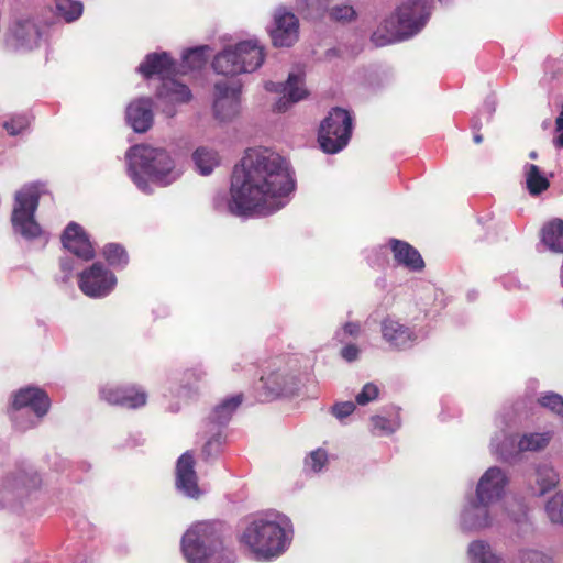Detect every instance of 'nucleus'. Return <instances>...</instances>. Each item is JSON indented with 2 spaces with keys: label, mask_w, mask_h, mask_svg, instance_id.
Returning <instances> with one entry per match:
<instances>
[{
  "label": "nucleus",
  "mask_w": 563,
  "mask_h": 563,
  "mask_svg": "<svg viewBox=\"0 0 563 563\" xmlns=\"http://www.w3.org/2000/svg\"><path fill=\"white\" fill-rule=\"evenodd\" d=\"M192 159L202 175L210 174L220 163L218 153L206 147L197 148L192 154Z\"/></svg>",
  "instance_id": "a878e982"
},
{
  "label": "nucleus",
  "mask_w": 563,
  "mask_h": 563,
  "mask_svg": "<svg viewBox=\"0 0 563 563\" xmlns=\"http://www.w3.org/2000/svg\"><path fill=\"white\" fill-rule=\"evenodd\" d=\"M420 11L421 4L418 1L401 4L395 14L384 21L386 34H379L377 31L372 35V41L375 45L383 46L412 36L422 26Z\"/></svg>",
  "instance_id": "423d86ee"
},
{
  "label": "nucleus",
  "mask_w": 563,
  "mask_h": 563,
  "mask_svg": "<svg viewBox=\"0 0 563 563\" xmlns=\"http://www.w3.org/2000/svg\"><path fill=\"white\" fill-rule=\"evenodd\" d=\"M12 407L15 410L30 408L41 419L47 415L51 408V399L44 389L30 386L15 393Z\"/></svg>",
  "instance_id": "dca6fc26"
},
{
  "label": "nucleus",
  "mask_w": 563,
  "mask_h": 563,
  "mask_svg": "<svg viewBox=\"0 0 563 563\" xmlns=\"http://www.w3.org/2000/svg\"><path fill=\"white\" fill-rule=\"evenodd\" d=\"M264 395L267 399L292 394L297 386V376L285 358H276L269 363L261 376Z\"/></svg>",
  "instance_id": "6e6552de"
},
{
  "label": "nucleus",
  "mask_w": 563,
  "mask_h": 563,
  "mask_svg": "<svg viewBox=\"0 0 563 563\" xmlns=\"http://www.w3.org/2000/svg\"><path fill=\"white\" fill-rule=\"evenodd\" d=\"M473 141L476 144H481L483 142V135L481 133H478V132L474 133Z\"/></svg>",
  "instance_id": "09e8293b"
},
{
  "label": "nucleus",
  "mask_w": 563,
  "mask_h": 563,
  "mask_svg": "<svg viewBox=\"0 0 563 563\" xmlns=\"http://www.w3.org/2000/svg\"><path fill=\"white\" fill-rule=\"evenodd\" d=\"M343 330L350 336H357L361 332V325L357 322H346Z\"/></svg>",
  "instance_id": "a18cd8bd"
},
{
  "label": "nucleus",
  "mask_w": 563,
  "mask_h": 563,
  "mask_svg": "<svg viewBox=\"0 0 563 563\" xmlns=\"http://www.w3.org/2000/svg\"><path fill=\"white\" fill-rule=\"evenodd\" d=\"M507 477L499 467L488 468L481 477L476 487V507H487L499 500L504 495Z\"/></svg>",
  "instance_id": "9d476101"
},
{
  "label": "nucleus",
  "mask_w": 563,
  "mask_h": 563,
  "mask_svg": "<svg viewBox=\"0 0 563 563\" xmlns=\"http://www.w3.org/2000/svg\"><path fill=\"white\" fill-rule=\"evenodd\" d=\"M222 442L221 437L218 434L217 437H213L209 441L206 442V444L202 448V456L205 460H209L212 456L217 455L220 452Z\"/></svg>",
  "instance_id": "79ce46f5"
},
{
  "label": "nucleus",
  "mask_w": 563,
  "mask_h": 563,
  "mask_svg": "<svg viewBox=\"0 0 563 563\" xmlns=\"http://www.w3.org/2000/svg\"><path fill=\"white\" fill-rule=\"evenodd\" d=\"M137 70L146 79L157 76L163 82L177 74V63L166 52L151 53L145 56Z\"/></svg>",
  "instance_id": "f3484780"
},
{
  "label": "nucleus",
  "mask_w": 563,
  "mask_h": 563,
  "mask_svg": "<svg viewBox=\"0 0 563 563\" xmlns=\"http://www.w3.org/2000/svg\"><path fill=\"white\" fill-rule=\"evenodd\" d=\"M59 266H60V269L65 273V277L68 278L74 268L73 260L60 258Z\"/></svg>",
  "instance_id": "de8ad7c7"
},
{
  "label": "nucleus",
  "mask_w": 563,
  "mask_h": 563,
  "mask_svg": "<svg viewBox=\"0 0 563 563\" xmlns=\"http://www.w3.org/2000/svg\"><path fill=\"white\" fill-rule=\"evenodd\" d=\"M115 285V275L100 262L93 263L78 275L79 289L90 298L108 296Z\"/></svg>",
  "instance_id": "1a4fd4ad"
},
{
  "label": "nucleus",
  "mask_w": 563,
  "mask_h": 563,
  "mask_svg": "<svg viewBox=\"0 0 563 563\" xmlns=\"http://www.w3.org/2000/svg\"><path fill=\"white\" fill-rule=\"evenodd\" d=\"M129 175L140 188L147 186L144 176L162 185H169L178 174L170 155L164 148L141 144L128 153Z\"/></svg>",
  "instance_id": "f03ea898"
},
{
  "label": "nucleus",
  "mask_w": 563,
  "mask_h": 563,
  "mask_svg": "<svg viewBox=\"0 0 563 563\" xmlns=\"http://www.w3.org/2000/svg\"><path fill=\"white\" fill-rule=\"evenodd\" d=\"M264 58V49L256 41H243L219 53L212 62V67L217 74L235 76L255 71L262 66Z\"/></svg>",
  "instance_id": "20e7f679"
},
{
  "label": "nucleus",
  "mask_w": 563,
  "mask_h": 563,
  "mask_svg": "<svg viewBox=\"0 0 563 563\" xmlns=\"http://www.w3.org/2000/svg\"><path fill=\"white\" fill-rule=\"evenodd\" d=\"M126 118L135 132H146L153 124L152 101L140 99L130 103Z\"/></svg>",
  "instance_id": "aec40b11"
},
{
  "label": "nucleus",
  "mask_w": 563,
  "mask_h": 563,
  "mask_svg": "<svg viewBox=\"0 0 563 563\" xmlns=\"http://www.w3.org/2000/svg\"><path fill=\"white\" fill-rule=\"evenodd\" d=\"M526 185L530 195L538 196L550 187V181L541 174L537 165L528 164L526 166Z\"/></svg>",
  "instance_id": "393cba45"
},
{
  "label": "nucleus",
  "mask_w": 563,
  "mask_h": 563,
  "mask_svg": "<svg viewBox=\"0 0 563 563\" xmlns=\"http://www.w3.org/2000/svg\"><path fill=\"white\" fill-rule=\"evenodd\" d=\"M542 242L555 253H563V220L552 219L541 230Z\"/></svg>",
  "instance_id": "4be33fe9"
},
{
  "label": "nucleus",
  "mask_w": 563,
  "mask_h": 563,
  "mask_svg": "<svg viewBox=\"0 0 563 563\" xmlns=\"http://www.w3.org/2000/svg\"><path fill=\"white\" fill-rule=\"evenodd\" d=\"M274 20L271 37L275 46L289 47L297 42L299 23L294 13L280 9L276 11Z\"/></svg>",
  "instance_id": "2eb2a0df"
},
{
  "label": "nucleus",
  "mask_w": 563,
  "mask_h": 563,
  "mask_svg": "<svg viewBox=\"0 0 563 563\" xmlns=\"http://www.w3.org/2000/svg\"><path fill=\"white\" fill-rule=\"evenodd\" d=\"M358 355L360 349L355 344H347L341 350V356L347 362L357 360Z\"/></svg>",
  "instance_id": "c03bdc74"
},
{
  "label": "nucleus",
  "mask_w": 563,
  "mask_h": 563,
  "mask_svg": "<svg viewBox=\"0 0 563 563\" xmlns=\"http://www.w3.org/2000/svg\"><path fill=\"white\" fill-rule=\"evenodd\" d=\"M185 65L190 69H199L205 63V52L202 48H191L183 56Z\"/></svg>",
  "instance_id": "f704fd0d"
},
{
  "label": "nucleus",
  "mask_w": 563,
  "mask_h": 563,
  "mask_svg": "<svg viewBox=\"0 0 563 563\" xmlns=\"http://www.w3.org/2000/svg\"><path fill=\"white\" fill-rule=\"evenodd\" d=\"M380 332L383 340L389 347L397 351L412 347L417 340V334L412 328L400 323L399 320L391 317L383 319Z\"/></svg>",
  "instance_id": "9b49d317"
},
{
  "label": "nucleus",
  "mask_w": 563,
  "mask_h": 563,
  "mask_svg": "<svg viewBox=\"0 0 563 563\" xmlns=\"http://www.w3.org/2000/svg\"><path fill=\"white\" fill-rule=\"evenodd\" d=\"M553 433L551 431H545L542 433H526L518 441V450L520 452H537L545 449Z\"/></svg>",
  "instance_id": "b1692460"
},
{
  "label": "nucleus",
  "mask_w": 563,
  "mask_h": 563,
  "mask_svg": "<svg viewBox=\"0 0 563 563\" xmlns=\"http://www.w3.org/2000/svg\"><path fill=\"white\" fill-rule=\"evenodd\" d=\"M356 406L353 401H344V402H338L332 407V413L339 418L343 419L355 410Z\"/></svg>",
  "instance_id": "37998d69"
},
{
  "label": "nucleus",
  "mask_w": 563,
  "mask_h": 563,
  "mask_svg": "<svg viewBox=\"0 0 563 563\" xmlns=\"http://www.w3.org/2000/svg\"><path fill=\"white\" fill-rule=\"evenodd\" d=\"M184 377L181 378V382H185L186 386H190L191 383H195L200 379L199 374L194 369H187L184 372Z\"/></svg>",
  "instance_id": "49530a36"
},
{
  "label": "nucleus",
  "mask_w": 563,
  "mask_h": 563,
  "mask_svg": "<svg viewBox=\"0 0 563 563\" xmlns=\"http://www.w3.org/2000/svg\"><path fill=\"white\" fill-rule=\"evenodd\" d=\"M250 58H251V55H249V54H243V56L239 57V59H241V60H243V59L247 60Z\"/></svg>",
  "instance_id": "3c124183"
},
{
  "label": "nucleus",
  "mask_w": 563,
  "mask_h": 563,
  "mask_svg": "<svg viewBox=\"0 0 563 563\" xmlns=\"http://www.w3.org/2000/svg\"><path fill=\"white\" fill-rule=\"evenodd\" d=\"M355 10L351 5H338L331 9L330 16L335 21H351L355 18Z\"/></svg>",
  "instance_id": "58836bf2"
},
{
  "label": "nucleus",
  "mask_w": 563,
  "mask_h": 563,
  "mask_svg": "<svg viewBox=\"0 0 563 563\" xmlns=\"http://www.w3.org/2000/svg\"><path fill=\"white\" fill-rule=\"evenodd\" d=\"M529 157H530L531 159H537V158H538V153H537L536 151H531V152L529 153Z\"/></svg>",
  "instance_id": "8fccbe9b"
},
{
  "label": "nucleus",
  "mask_w": 563,
  "mask_h": 563,
  "mask_svg": "<svg viewBox=\"0 0 563 563\" xmlns=\"http://www.w3.org/2000/svg\"><path fill=\"white\" fill-rule=\"evenodd\" d=\"M301 84L302 80L300 76L295 74H289L285 84H276L273 81H267L265 84V88L268 91L284 92V98L275 104V110L277 112L286 111L288 102H298L307 96V90L301 86Z\"/></svg>",
  "instance_id": "a211bd4d"
},
{
  "label": "nucleus",
  "mask_w": 563,
  "mask_h": 563,
  "mask_svg": "<svg viewBox=\"0 0 563 563\" xmlns=\"http://www.w3.org/2000/svg\"><path fill=\"white\" fill-rule=\"evenodd\" d=\"M159 100L172 103H184L191 100L192 95L188 86L172 78L165 79L156 91Z\"/></svg>",
  "instance_id": "412c9836"
},
{
  "label": "nucleus",
  "mask_w": 563,
  "mask_h": 563,
  "mask_svg": "<svg viewBox=\"0 0 563 563\" xmlns=\"http://www.w3.org/2000/svg\"><path fill=\"white\" fill-rule=\"evenodd\" d=\"M30 125V120L26 115H16L5 121L3 128L10 135H18L26 130Z\"/></svg>",
  "instance_id": "c9c22d12"
},
{
  "label": "nucleus",
  "mask_w": 563,
  "mask_h": 563,
  "mask_svg": "<svg viewBox=\"0 0 563 563\" xmlns=\"http://www.w3.org/2000/svg\"><path fill=\"white\" fill-rule=\"evenodd\" d=\"M175 485L179 492L189 498L198 499L202 494L195 471V457L189 451L181 454L177 460Z\"/></svg>",
  "instance_id": "f8f14e48"
},
{
  "label": "nucleus",
  "mask_w": 563,
  "mask_h": 563,
  "mask_svg": "<svg viewBox=\"0 0 563 563\" xmlns=\"http://www.w3.org/2000/svg\"><path fill=\"white\" fill-rule=\"evenodd\" d=\"M56 12L65 21L73 22L82 13V4L74 0H55Z\"/></svg>",
  "instance_id": "7c9ffc66"
},
{
  "label": "nucleus",
  "mask_w": 563,
  "mask_h": 563,
  "mask_svg": "<svg viewBox=\"0 0 563 563\" xmlns=\"http://www.w3.org/2000/svg\"><path fill=\"white\" fill-rule=\"evenodd\" d=\"M62 243L65 249L84 261L95 257V249L84 228L76 222H70L62 234Z\"/></svg>",
  "instance_id": "4468645a"
},
{
  "label": "nucleus",
  "mask_w": 563,
  "mask_h": 563,
  "mask_svg": "<svg viewBox=\"0 0 563 563\" xmlns=\"http://www.w3.org/2000/svg\"><path fill=\"white\" fill-rule=\"evenodd\" d=\"M522 563H553L547 554L537 550H526L521 554Z\"/></svg>",
  "instance_id": "a19ab883"
},
{
  "label": "nucleus",
  "mask_w": 563,
  "mask_h": 563,
  "mask_svg": "<svg viewBox=\"0 0 563 563\" xmlns=\"http://www.w3.org/2000/svg\"><path fill=\"white\" fill-rule=\"evenodd\" d=\"M537 485L539 486L540 495L553 489L559 484V474L550 465H540L537 468Z\"/></svg>",
  "instance_id": "c756f323"
},
{
  "label": "nucleus",
  "mask_w": 563,
  "mask_h": 563,
  "mask_svg": "<svg viewBox=\"0 0 563 563\" xmlns=\"http://www.w3.org/2000/svg\"><path fill=\"white\" fill-rule=\"evenodd\" d=\"M328 462V454L322 449H317L312 451L310 455L306 459V465L310 467L313 472H319Z\"/></svg>",
  "instance_id": "e433bc0d"
},
{
  "label": "nucleus",
  "mask_w": 563,
  "mask_h": 563,
  "mask_svg": "<svg viewBox=\"0 0 563 563\" xmlns=\"http://www.w3.org/2000/svg\"><path fill=\"white\" fill-rule=\"evenodd\" d=\"M102 255L107 263L114 268H124L129 263L125 247L119 243H108L103 246Z\"/></svg>",
  "instance_id": "bb28decb"
},
{
  "label": "nucleus",
  "mask_w": 563,
  "mask_h": 563,
  "mask_svg": "<svg viewBox=\"0 0 563 563\" xmlns=\"http://www.w3.org/2000/svg\"><path fill=\"white\" fill-rule=\"evenodd\" d=\"M240 542L257 559L269 560L285 551L286 532L274 520L256 518L245 527L240 536Z\"/></svg>",
  "instance_id": "7ed1b4c3"
},
{
  "label": "nucleus",
  "mask_w": 563,
  "mask_h": 563,
  "mask_svg": "<svg viewBox=\"0 0 563 563\" xmlns=\"http://www.w3.org/2000/svg\"><path fill=\"white\" fill-rule=\"evenodd\" d=\"M202 563H232V553L222 542L200 555Z\"/></svg>",
  "instance_id": "2f4dec72"
},
{
  "label": "nucleus",
  "mask_w": 563,
  "mask_h": 563,
  "mask_svg": "<svg viewBox=\"0 0 563 563\" xmlns=\"http://www.w3.org/2000/svg\"><path fill=\"white\" fill-rule=\"evenodd\" d=\"M545 512L549 519L554 523L563 525V494L556 493L552 496L547 505Z\"/></svg>",
  "instance_id": "473e14b6"
},
{
  "label": "nucleus",
  "mask_w": 563,
  "mask_h": 563,
  "mask_svg": "<svg viewBox=\"0 0 563 563\" xmlns=\"http://www.w3.org/2000/svg\"><path fill=\"white\" fill-rule=\"evenodd\" d=\"M378 396V387L373 383H367L363 386L361 393L356 395V402L358 405H366L373 401Z\"/></svg>",
  "instance_id": "4c0bfd02"
},
{
  "label": "nucleus",
  "mask_w": 563,
  "mask_h": 563,
  "mask_svg": "<svg viewBox=\"0 0 563 563\" xmlns=\"http://www.w3.org/2000/svg\"><path fill=\"white\" fill-rule=\"evenodd\" d=\"M217 97L213 103L216 117L221 121L233 119L240 109V87H231L227 81L214 85Z\"/></svg>",
  "instance_id": "ddd939ff"
},
{
  "label": "nucleus",
  "mask_w": 563,
  "mask_h": 563,
  "mask_svg": "<svg viewBox=\"0 0 563 563\" xmlns=\"http://www.w3.org/2000/svg\"><path fill=\"white\" fill-rule=\"evenodd\" d=\"M488 525V520L485 519L483 523H479V526H487Z\"/></svg>",
  "instance_id": "603ef678"
},
{
  "label": "nucleus",
  "mask_w": 563,
  "mask_h": 563,
  "mask_svg": "<svg viewBox=\"0 0 563 563\" xmlns=\"http://www.w3.org/2000/svg\"><path fill=\"white\" fill-rule=\"evenodd\" d=\"M242 394L224 399L221 404H219L212 409L208 417L209 422L217 426L227 424L232 418L234 411L242 404Z\"/></svg>",
  "instance_id": "5701e85b"
},
{
  "label": "nucleus",
  "mask_w": 563,
  "mask_h": 563,
  "mask_svg": "<svg viewBox=\"0 0 563 563\" xmlns=\"http://www.w3.org/2000/svg\"><path fill=\"white\" fill-rule=\"evenodd\" d=\"M123 393L124 387H104L100 390V397L108 404L118 406Z\"/></svg>",
  "instance_id": "ea45409f"
},
{
  "label": "nucleus",
  "mask_w": 563,
  "mask_h": 563,
  "mask_svg": "<svg viewBox=\"0 0 563 563\" xmlns=\"http://www.w3.org/2000/svg\"><path fill=\"white\" fill-rule=\"evenodd\" d=\"M44 194L46 189L41 183L27 184L15 192L11 222L14 230L26 239H35L42 233L35 212Z\"/></svg>",
  "instance_id": "39448f33"
},
{
  "label": "nucleus",
  "mask_w": 563,
  "mask_h": 563,
  "mask_svg": "<svg viewBox=\"0 0 563 563\" xmlns=\"http://www.w3.org/2000/svg\"><path fill=\"white\" fill-rule=\"evenodd\" d=\"M389 244L397 264L412 272H420L424 268V261L420 253L408 242L391 239Z\"/></svg>",
  "instance_id": "6ab92c4d"
},
{
  "label": "nucleus",
  "mask_w": 563,
  "mask_h": 563,
  "mask_svg": "<svg viewBox=\"0 0 563 563\" xmlns=\"http://www.w3.org/2000/svg\"><path fill=\"white\" fill-rule=\"evenodd\" d=\"M351 134V114L342 108H333L320 124L318 141L323 152L334 154L347 145Z\"/></svg>",
  "instance_id": "0eeeda50"
},
{
  "label": "nucleus",
  "mask_w": 563,
  "mask_h": 563,
  "mask_svg": "<svg viewBox=\"0 0 563 563\" xmlns=\"http://www.w3.org/2000/svg\"><path fill=\"white\" fill-rule=\"evenodd\" d=\"M122 398H120V402L118 406L129 408V409H137L140 407L145 406L147 401V394L143 389L137 386H125Z\"/></svg>",
  "instance_id": "c85d7f7f"
},
{
  "label": "nucleus",
  "mask_w": 563,
  "mask_h": 563,
  "mask_svg": "<svg viewBox=\"0 0 563 563\" xmlns=\"http://www.w3.org/2000/svg\"><path fill=\"white\" fill-rule=\"evenodd\" d=\"M473 563H501L500 558L492 552L490 545L484 541H474L468 547Z\"/></svg>",
  "instance_id": "cd10ccee"
},
{
  "label": "nucleus",
  "mask_w": 563,
  "mask_h": 563,
  "mask_svg": "<svg viewBox=\"0 0 563 563\" xmlns=\"http://www.w3.org/2000/svg\"><path fill=\"white\" fill-rule=\"evenodd\" d=\"M538 404L553 413L563 417V397L561 395L549 391L538 399Z\"/></svg>",
  "instance_id": "72a5a7b5"
},
{
  "label": "nucleus",
  "mask_w": 563,
  "mask_h": 563,
  "mask_svg": "<svg viewBox=\"0 0 563 563\" xmlns=\"http://www.w3.org/2000/svg\"><path fill=\"white\" fill-rule=\"evenodd\" d=\"M295 190L287 161L269 148H249L233 168L228 208L234 216H267Z\"/></svg>",
  "instance_id": "f257e3e1"
}]
</instances>
